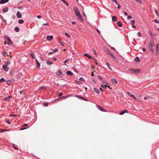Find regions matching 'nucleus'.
<instances>
[{
  "label": "nucleus",
  "instance_id": "nucleus-1",
  "mask_svg": "<svg viewBox=\"0 0 159 159\" xmlns=\"http://www.w3.org/2000/svg\"><path fill=\"white\" fill-rule=\"evenodd\" d=\"M74 11L75 14L76 16H77L79 14H80V12L77 7H75L74 8Z\"/></svg>",
  "mask_w": 159,
  "mask_h": 159
},
{
  "label": "nucleus",
  "instance_id": "nucleus-2",
  "mask_svg": "<svg viewBox=\"0 0 159 159\" xmlns=\"http://www.w3.org/2000/svg\"><path fill=\"white\" fill-rule=\"evenodd\" d=\"M141 71V70L139 69H134L131 70V71L133 73H139Z\"/></svg>",
  "mask_w": 159,
  "mask_h": 159
},
{
  "label": "nucleus",
  "instance_id": "nucleus-3",
  "mask_svg": "<svg viewBox=\"0 0 159 159\" xmlns=\"http://www.w3.org/2000/svg\"><path fill=\"white\" fill-rule=\"evenodd\" d=\"M14 82V80L13 79H11L7 81V83L8 84L10 85L12 84Z\"/></svg>",
  "mask_w": 159,
  "mask_h": 159
},
{
  "label": "nucleus",
  "instance_id": "nucleus-4",
  "mask_svg": "<svg viewBox=\"0 0 159 159\" xmlns=\"http://www.w3.org/2000/svg\"><path fill=\"white\" fill-rule=\"evenodd\" d=\"M3 69L6 71H7L8 70L9 68L7 65H4L2 67Z\"/></svg>",
  "mask_w": 159,
  "mask_h": 159
},
{
  "label": "nucleus",
  "instance_id": "nucleus-5",
  "mask_svg": "<svg viewBox=\"0 0 159 159\" xmlns=\"http://www.w3.org/2000/svg\"><path fill=\"white\" fill-rule=\"evenodd\" d=\"M7 41L8 42V43H7V44L8 45H10L12 44L13 43L11 41V40L9 37H7Z\"/></svg>",
  "mask_w": 159,
  "mask_h": 159
},
{
  "label": "nucleus",
  "instance_id": "nucleus-6",
  "mask_svg": "<svg viewBox=\"0 0 159 159\" xmlns=\"http://www.w3.org/2000/svg\"><path fill=\"white\" fill-rule=\"evenodd\" d=\"M77 16V18L79 20H80L81 21H82L84 20L82 18V17L80 14H79V15H78V16Z\"/></svg>",
  "mask_w": 159,
  "mask_h": 159
},
{
  "label": "nucleus",
  "instance_id": "nucleus-7",
  "mask_svg": "<svg viewBox=\"0 0 159 159\" xmlns=\"http://www.w3.org/2000/svg\"><path fill=\"white\" fill-rule=\"evenodd\" d=\"M127 94H128V95L131 97H132L134 99L136 100V98L130 92H127Z\"/></svg>",
  "mask_w": 159,
  "mask_h": 159
},
{
  "label": "nucleus",
  "instance_id": "nucleus-8",
  "mask_svg": "<svg viewBox=\"0 0 159 159\" xmlns=\"http://www.w3.org/2000/svg\"><path fill=\"white\" fill-rule=\"evenodd\" d=\"M9 1L8 0H1L0 1V4H3Z\"/></svg>",
  "mask_w": 159,
  "mask_h": 159
},
{
  "label": "nucleus",
  "instance_id": "nucleus-9",
  "mask_svg": "<svg viewBox=\"0 0 159 159\" xmlns=\"http://www.w3.org/2000/svg\"><path fill=\"white\" fill-rule=\"evenodd\" d=\"M16 15L17 17L19 18H21L22 16V15L19 12H18L17 13Z\"/></svg>",
  "mask_w": 159,
  "mask_h": 159
},
{
  "label": "nucleus",
  "instance_id": "nucleus-10",
  "mask_svg": "<svg viewBox=\"0 0 159 159\" xmlns=\"http://www.w3.org/2000/svg\"><path fill=\"white\" fill-rule=\"evenodd\" d=\"M112 20L114 22H115L117 21V18L115 16H113L112 17Z\"/></svg>",
  "mask_w": 159,
  "mask_h": 159
},
{
  "label": "nucleus",
  "instance_id": "nucleus-11",
  "mask_svg": "<svg viewBox=\"0 0 159 159\" xmlns=\"http://www.w3.org/2000/svg\"><path fill=\"white\" fill-rule=\"evenodd\" d=\"M53 38V37L52 36H47V39L48 40H51Z\"/></svg>",
  "mask_w": 159,
  "mask_h": 159
},
{
  "label": "nucleus",
  "instance_id": "nucleus-12",
  "mask_svg": "<svg viewBox=\"0 0 159 159\" xmlns=\"http://www.w3.org/2000/svg\"><path fill=\"white\" fill-rule=\"evenodd\" d=\"M28 125V124H24L22 126V127H23V126H24H24H27ZM26 129V128L22 127L20 129V130H22L25 129Z\"/></svg>",
  "mask_w": 159,
  "mask_h": 159
},
{
  "label": "nucleus",
  "instance_id": "nucleus-13",
  "mask_svg": "<svg viewBox=\"0 0 159 159\" xmlns=\"http://www.w3.org/2000/svg\"><path fill=\"white\" fill-rule=\"evenodd\" d=\"M111 82L113 84H117V82L115 79L113 78L111 79Z\"/></svg>",
  "mask_w": 159,
  "mask_h": 159
},
{
  "label": "nucleus",
  "instance_id": "nucleus-14",
  "mask_svg": "<svg viewBox=\"0 0 159 159\" xmlns=\"http://www.w3.org/2000/svg\"><path fill=\"white\" fill-rule=\"evenodd\" d=\"M66 74L69 75H70V76H72L73 75V73L70 71H68L66 72Z\"/></svg>",
  "mask_w": 159,
  "mask_h": 159
},
{
  "label": "nucleus",
  "instance_id": "nucleus-15",
  "mask_svg": "<svg viewBox=\"0 0 159 159\" xmlns=\"http://www.w3.org/2000/svg\"><path fill=\"white\" fill-rule=\"evenodd\" d=\"M156 51V52L157 53H158L159 52V44H157V45Z\"/></svg>",
  "mask_w": 159,
  "mask_h": 159
},
{
  "label": "nucleus",
  "instance_id": "nucleus-16",
  "mask_svg": "<svg viewBox=\"0 0 159 159\" xmlns=\"http://www.w3.org/2000/svg\"><path fill=\"white\" fill-rule=\"evenodd\" d=\"M56 74L57 75H62L61 71L59 70L57 71Z\"/></svg>",
  "mask_w": 159,
  "mask_h": 159
},
{
  "label": "nucleus",
  "instance_id": "nucleus-17",
  "mask_svg": "<svg viewBox=\"0 0 159 159\" xmlns=\"http://www.w3.org/2000/svg\"><path fill=\"white\" fill-rule=\"evenodd\" d=\"M35 60L37 63L36 67L37 68H39L40 66V64L36 59Z\"/></svg>",
  "mask_w": 159,
  "mask_h": 159
},
{
  "label": "nucleus",
  "instance_id": "nucleus-18",
  "mask_svg": "<svg viewBox=\"0 0 159 159\" xmlns=\"http://www.w3.org/2000/svg\"><path fill=\"white\" fill-rule=\"evenodd\" d=\"M46 63L48 65H51L52 64V62L50 61L49 60H47Z\"/></svg>",
  "mask_w": 159,
  "mask_h": 159
},
{
  "label": "nucleus",
  "instance_id": "nucleus-19",
  "mask_svg": "<svg viewBox=\"0 0 159 159\" xmlns=\"http://www.w3.org/2000/svg\"><path fill=\"white\" fill-rule=\"evenodd\" d=\"M118 25L120 27H121L122 26V24L120 21H118L117 22Z\"/></svg>",
  "mask_w": 159,
  "mask_h": 159
},
{
  "label": "nucleus",
  "instance_id": "nucleus-20",
  "mask_svg": "<svg viewBox=\"0 0 159 159\" xmlns=\"http://www.w3.org/2000/svg\"><path fill=\"white\" fill-rule=\"evenodd\" d=\"M84 56L87 57H88V58H89V59H91L92 57L91 56L88 55L86 53L84 54Z\"/></svg>",
  "mask_w": 159,
  "mask_h": 159
},
{
  "label": "nucleus",
  "instance_id": "nucleus-21",
  "mask_svg": "<svg viewBox=\"0 0 159 159\" xmlns=\"http://www.w3.org/2000/svg\"><path fill=\"white\" fill-rule=\"evenodd\" d=\"M78 98H80L81 99H83V100H85L86 101H87V100L86 99L82 97H81V96H76Z\"/></svg>",
  "mask_w": 159,
  "mask_h": 159
},
{
  "label": "nucleus",
  "instance_id": "nucleus-22",
  "mask_svg": "<svg viewBox=\"0 0 159 159\" xmlns=\"http://www.w3.org/2000/svg\"><path fill=\"white\" fill-rule=\"evenodd\" d=\"M8 10V8L7 7H5L3 9V11L4 12H6Z\"/></svg>",
  "mask_w": 159,
  "mask_h": 159
},
{
  "label": "nucleus",
  "instance_id": "nucleus-23",
  "mask_svg": "<svg viewBox=\"0 0 159 159\" xmlns=\"http://www.w3.org/2000/svg\"><path fill=\"white\" fill-rule=\"evenodd\" d=\"M15 30L16 32H18L20 30L19 28L17 27H16L14 29Z\"/></svg>",
  "mask_w": 159,
  "mask_h": 159
},
{
  "label": "nucleus",
  "instance_id": "nucleus-24",
  "mask_svg": "<svg viewBox=\"0 0 159 159\" xmlns=\"http://www.w3.org/2000/svg\"><path fill=\"white\" fill-rule=\"evenodd\" d=\"M153 47V44L151 43H150L149 44L148 47L149 48H152Z\"/></svg>",
  "mask_w": 159,
  "mask_h": 159
},
{
  "label": "nucleus",
  "instance_id": "nucleus-25",
  "mask_svg": "<svg viewBox=\"0 0 159 159\" xmlns=\"http://www.w3.org/2000/svg\"><path fill=\"white\" fill-rule=\"evenodd\" d=\"M18 23L20 24H23L24 23V20L22 19L19 20H18Z\"/></svg>",
  "mask_w": 159,
  "mask_h": 159
},
{
  "label": "nucleus",
  "instance_id": "nucleus-26",
  "mask_svg": "<svg viewBox=\"0 0 159 159\" xmlns=\"http://www.w3.org/2000/svg\"><path fill=\"white\" fill-rule=\"evenodd\" d=\"M107 53L109 55H110L111 53L110 52L109 50L107 49L106 50Z\"/></svg>",
  "mask_w": 159,
  "mask_h": 159
},
{
  "label": "nucleus",
  "instance_id": "nucleus-27",
  "mask_svg": "<svg viewBox=\"0 0 159 159\" xmlns=\"http://www.w3.org/2000/svg\"><path fill=\"white\" fill-rule=\"evenodd\" d=\"M7 53V52L4 50V51L2 53V54L3 56H5Z\"/></svg>",
  "mask_w": 159,
  "mask_h": 159
},
{
  "label": "nucleus",
  "instance_id": "nucleus-28",
  "mask_svg": "<svg viewBox=\"0 0 159 159\" xmlns=\"http://www.w3.org/2000/svg\"><path fill=\"white\" fill-rule=\"evenodd\" d=\"M137 62H139L140 61L139 59V57H136L134 59Z\"/></svg>",
  "mask_w": 159,
  "mask_h": 159
},
{
  "label": "nucleus",
  "instance_id": "nucleus-29",
  "mask_svg": "<svg viewBox=\"0 0 159 159\" xmlns=\"http://www.w3.org/2000/svg\"><path fill=\"white\" fill-rule=\"evenodd\" d=\"M94 91H95V92L96 93H99V92L98 90V89H96L95 88L94 89Z\"/></svg>",
  "mask_w": 159,
  "mask_h": 159
},
{
  "label": "nucleus",
  "instance_id": "nucleus-30",
  "mask_svg": "<svg viewBox=\"0 0 159 159\" xmlns=\"http://www.w3.org/2000/svg\"><path fill=\"white\" fill-rule=\"evenodd\" d=\"M101 86L102 87L105 89H106V87H107V85L101 84Z\"/></svg>",
  "mask_w": 159,
  "mask_h": 159
},
{
  "label": "nucleus",
  "instance_id": "nucleus-31",
  "mask_svg": "<svg viewBox=\"0 0 159 159\" xmlns=\"http://www.w3.org/2000/svg\"><path fill=\"white\" fill-rule=\"evenodd\" d=\"M110 55L111 56V57L113 58L114 59H116V58L113 54L112 53Z\"/></svg>",
  "mask_w": 159,
  "mask_h": 159
},
{
  "label": "nucleus",
  "instance_id": "nucleus-32",
  "mask_svg": "<svg viewBox=\"0 0 159 159\" xmlns=\"http://www.w3.org/2000/svg\"><path fill=\"white\" fill-rule=\"evenodd\" d=\"M70 60V59H67L64 62H63V63L65 65H66V63L68 61H69Z\"/></svg>",
  "mask_w": 159,
  "mask_h": 159
},
{
  "label": "nucleus",
  "instance_id": "nucleus-33",
  "mask_svg": "<svg viewBox=\"0 0 159 159\" xmlns=\"http://www.w3.org/2000/svg\"><path fill=\"white\" fill-rule=\"evenodd\" d=\"M6 81V80L5 79H4L3 78H2L0 80V83H1L2 82H5Z\"/></svg>",
  "mask_w": 159,
  "mask_h": 159
},
{
  "label": "nucleus",
  "instance_id": "nucleus-34",
  "mask_svg": "<svg viewBox=\"0 0 159 159\" xmlns=\"http://www.w3.org/2000/svg\"><path fill=\"white\" fill-rule=\"evenodd\" d=\"M65 35L68 38H70V35L69 34L67 33H65Z\"/></svg>",
  "mask_w": 159,
  "mask_h": 159
},
{
  "label": "nucleus",
  "instance_id": "nucleus-35",
  "mask_svg": "<svg viewBox=\"0 0 159 159\" xmlns=\"http://www.w3.org/2000/svg\"><path fill=\"white\" fill-rule=\"evenodd\" d=\"M30 55L33 59L35 57L34 56V53L33 52H31L30 54Z\"/></svg>",
  "mask_w": 159,
  "mask_h": 159
},
{
  "label": "nucleus",
  "instance_id": "nucleus-36",
  "mask_svg": "<svg viewBox=\"0 0 159 159\" xmlns=\"http://www.w3.org/2000/svg\"><path fill=\"white\" fill-rule=\"evenodd\" d=\"M149 50L152 53H153L154 52V50L152 48H149Z\"/></svg>",
  "mask_w": 159,
  "mask_h": 159
},
{
  "label": "nucleus",
  "instance_id": "nucleus-37",
  "mask_svg": "<svg viewBox=\"0 0 159 159\" xmlns=\"http://www.w3.org/2000/svg\"><path fill=\"white\" fill-rule=\"evenodd\" d=\"M11 97L10 96H8L7 97L5 98V100L7 101H8L10 99Z\"/></svg>",
  "mask_w": 159,
  "mask_h": 159
},
{
  "label": "nucleus",
  "instance_id": "nucleus-38",
  "mask_svg": "<svg viewBox=\"0 0 159 159\" xmlns=\"http://www.w3.org/2000/svg\"><path fill=\"white\" fill-rule=\"evenodd\" d=\"M135 21L134 20H132L131 21L130 24L132 25H133L135 23Z\"/></svg>",
  "mask_w": 159,
  "mask_h": 159
},
{
  "label": "nucleus",
  "instance_id": "nucleus-39",
  "mask_svg": "<svg viewBox=\"0 0 159 159\" xmlns=\"http://www.w3.org/2000/svg\"><path fill=\"white\" fill-rule=\"evenodd\" d=\"M13 147L16 150H17L18 149L15 146V145L14 144L13 145Z\"/></svg>",
  "mask_w": 159,
  "mask_h": 159
},
{
  "label": "nucleus",
  "instance_id": "nucleus-40",
  "mask_svg": "<svg viewBox=\"0 0 159 159\" xmlns=\"http://www.w3.org/2000/svg\"><path fill=\"white\" fill-rule=\"evenodd\" d=\"M5 121L7 122V123L8 124H11V122H10V121L9 120H5Z\"/></svg>",
  "mask_w": 159,
  "mask_h": 159
},
{
  "label": "nucleus",
  "instance_id": "nucleus-41",
  "mask_svg": "<svg viewBox=\"0 0 159 159\" xmlns=\"http://www.w3.org/2000/svg\"><path fill=\"white\" fill-rule=\"evenodd\" d=\"M124 114V111H121L120 113L119 114L120 115H122Z\"/></svg>",
  "mask_w": 159,
  "mask_h": 159
},
{
  "label": "nucleus",
  "instance_id": "nucleus-42",
  "mask_svg": "<svg viewBox=\"0 0 159 159\" xmlns=\"http://www.w3.org/2000/svg\"><path fill=\"white\" fill-rule=\"evenodd\" d=\"M106 64H107V66L110 69H111V68H110V66H109V64L107 62H106Z\"/></svg>",
  "mask_w": 159,
  "mask_h": 159
},
{
  "label": "nucleus",
  "instance_id": "nucleus-43",
  "mask_svg": "<svg viewBox=\"0 0 159 159\" xmlns=\"http://www.w3.org/2000/svg\"><path fill=\"white\" fill-rule=\"evenodd\" d=\"M154 21L156 23H159V20H154Z\"/></svg>",
  "mask_w": 159,
  "mask_h": 159
},
{
  "label": "nucleus",
  "instance_id": "nucleus-44",
  "mask_svg": "<svg viewBox=\"0 0 159 159\" xmlns=\"http://www.w3.org/2000/svg\"><path fill=\"white\" fill-rule=\"evenodd\" d=\"M97 77L98 78V79H102V77L100 76V75H98V76H97Z\"/></svg>",
  "mask_w": 159,
  "mask_h": 159
},
{
  "label": "nucleus",
  "instance_id": "nucleus-45",
  "mask_svg": "<svg viewBox=\"0 0 159 159\" xmlns=\"http://www.w3.org/2000/svg\"><path fill=\"white\" fill-rule=\"evenodd\" d=\"M6 65H7H7H10V62L9 61L7 62H6Z\"/></svg>",
  "mask_w": 159,
  "mask_h": 159
},
{
  "label": "nucleus",
  "instance_id": "nucleus-46",
  "mask_svg": "<svg viewBox=\"0 0 159 159\" xmlns=\"http://www.w3.org/2000/svg\"><path fill=\"white\" fill-rule=\"evenodd\" d=\"M44 106H47L48 105V103H44L43 104Z\"/></svg>",
  "mask_w": 159,
  "mask_h": 159
},
{
  "label": "nucleus",
  "instance_id": "nucleus-47",
  "mask_svg": "<svg viewBox=\"0 0 159 159\" xmlns=\"http://www.w3.org/2000/svg\"><path fill=\"white\" fill-rule=\"evenodd\" d=\"M58 51V50L57 48H55L54 50L53 51L54 52H57Z\"/></svg>",
  "mask_w": 159,
  "mask_h": 159
},
{
  "label": "nucleus",
  "instance_id": "nucleus-48",
  "mask_svg": "<svg viewBox=\"0 0 159 159\" xmlns=\"http://www.w3.org/2000/svg\"><path fill=\"white\" fill-rule=\"evenodd\" d=\"M79 80L81 81H84V79L82 78H80Z\"/></svg>",
  "mask_w": 159,
  "mask_h": 159
},
{
  "label": "nucleus",
  "instance_id": "nucleus-49",
  "mask_svg": "<svg viewBox=\"0 0 159 159\" xmlns=\"http://www.w3.org/2000/svg\"><path fill=\"white\" fill-rule=\"evenodd\" d=\"M127 18L128 19H130L131 18V16H127Z\"/></svg>",
  "mask_w": 159,
  "mask_h": 159
},
{
  "label": "nucleus",
  "instance_id": "nucleus-50",
  "mask_svg": "<svg viewBox=\"0 0 159 159\" xmlns=\"http://www.w3.org/2000/svg\"><path fill=\"white\" fill-rule=\"evenodd\" d=\"M113 2H115V3L116 4H118V2L116 1V0H113Z\"/></svg>",
  "mask_w": 159,
  "mask_h": 159
},
{
  "label": "nucleus",
  "instance_id": "nucleus-51",
  "mask_svg": "<svg viewBox=\"0 0 159 159\" xmlns=\"http://www.w3.org/2000/svg\"><path fill=\"white\" fill-rule=\"evenodd\" d=\"M62 94H63V93H62V92H61V93H60L59 94V95H58V96H59V97H60V96H62Z\"/></svg>",
  "mask_w": 159,
  "mask_h": 159
},
{
  "label": "nucleus",
  "instance_id": "nucleus-52",
  "mask_svg": "<svg viewBox=\"0 0 159 159\" xmlns=\"http://www.w3.org/2000/svg\"><path fill=\"white\" fill-rule=\"evenodd\" d=\"M67 6H68V3L66 2V1L64 2Z\"/></svg>",
  "mask_w": 159,
  "mask_h": 159
},
{
  "label": "nucleus",
  "instance_id": "nucleus-53",
  "mask_svg": "<svg viewBox=\"0 0 159 159\" xmlns=\"http://www.w3.org/2000/svg\"><path fill=\"white\" fill-rule=\"evenodd\" d=\"M5 130L4 129H0V132H3Z\"/></svg>",
  "mask_w": 159,
  "mask_h": 159
},
{
  "label": "nucleus",
  "instance_id": "nucleus-54",
  "mask_svg": "<svg viewBox=\"0 0 159 159\" xmlns=\"http://www.w3.org/2000/svg\"><path fill=\"white\" fill-rule=\"evenodd\" d=\"M155 13H156V14L157 15V16H158V12L157 11V10L156 9L155 10Z\"/></svg>",
  "mask_w": 159,
  "mask_h": 159
},
{
  "label": "nucleus",
  "instance_id": "nucleus-55",
  "mask_svg": "<svg viewBox=\"0 0 159 159\" xmlns=\"http://www.w3.org/2000/svg\"><path fill=\"white\" fill-rule=\"evenodd\" d=\"M138 36H139L140 37L141 36V33L140 32H138Z\"/></svg>",
  "mask_w": 159,
  "mask_h": 159
},
{
  "label": "nucleus",
  "instance_id": "nucleus-56",
  "mask_svg": "<svg viewBox=\"0 0 159 159\" xmlns=\"http://www.w3.org/2000/svg\"><path fill=\"white\" fill-rule=\"evenodd\" d=\"M65 97H64V96H63L62 97H61L59 98H57V99H56V100H58L59 99H61V98H64Z\"/></svg>",
  "mask_w": 159,
  "mask_h": 159
},
{
  "label": "nucleus",
  "instance_id": "nucleus-57",
  "mask_svg": "<svg viewBox=\"0 0 159 159\" xmlns=\"http://www.w3.org/2000/svg\"><path fill=\"white\" fill-rule=\"evenodd\" d=\"M97 32L99 34H100V31H99V30L98 29H97Z\"/></svg>",
  "mask_w": 159,
  "mask_h": 159
},
{
  "label": "nucleus",
  "instance_id": "nucleus-58",
  "mask_svg": "<svg viewBox=\"0 0 159 159\" xmlns=\"http://www.w3.org/2000/svg\"><path fill=\"white\" fill-rule=\"evenodd\" d=\"M111 48L114 50H116V49L113 47H111Z\"/></svg>",
  "mask_w": 159,
  "mask_h": 159
},
{
  "label": "nucleus",
  "instance_id": "nucleus-59",
  "mask_svg": "<svg viewBox=\"0 0 159 159\" xmlns=\"http://www.w3.org/2000/svg\"><path fill=\"white\" fill-rule=\"evenodd\" d=\"M121 6L119 5H118L117 6V8L118 9H120V7Z\"/></svg>",
  "mask_w": 159,
  "mask_h": 159
},
{
  "label": "nucleus",
  "instance_id": "nucleus-60",
  "mask_svg": "<svg viewBox=\"0 0 159 159\" xmlns=\"http://www.w3.org/2000/svg\"><path fill=\"white\" fill-rule=\"evenodd\" d=\"M124 113H127L128 112V111L127 110H125L124 111Z\"/></svg>",
  "mask_w": 159,
  "mask_h": 159
},
{
  "label": "nucleus",
  "instance_id": "nucleus-61",
  "mask_svg": "<svg viewBox=\"0 0 159 159\" xmlns=\"http://www.w3.org/2000/svg\"><path fill=\"white\" fill-rule=\"evenodd\" d=\"M37 17L39 19H40L41 18V16H40L39 15L37 16Z\"/></svg>",
  "mask_w": 159,
  "mask_h": 159
},
{
  "label": "nucleus",
  "instance_id": "nucleus-62",
  "mask_svg": "<svg viewBox=\"0 0 159 159\" xmlns=\"http://www.w3.org/2000/svg\"><path fill=\"white\" fill-rule=\"evenodd\" d=\"M59 43L60 44H61V45H62L63 46V43H62V42H60L59 41Z\"/></svg>",
  "mask_w": 159,
  "mask_h": 159
},
{
  "label": "nucleus",
  "instance_id": "nucleus-63",
  "mask_svg": "<svg viewBox=\"0 0 159 159\" xmlns=\"http://www.w3.org/2000/svg\"><path fill=\"white\" fill-rule=\"evenodd\" d=\"M132 26L134 28H136L135 26L134 25H132Z\"/></svg>",
  "mask_w": 159,
  "mask_h": 159
},
{
  "label": "nucleus",
  "instance_id": "nucleus-64",
  "mask_svg": "<svg viewBox=\"0 0 159 159\" xmlns=\"http://www.w3.org/2000/svg\"><path fill=\"white\" fill-rule=\"evenodd\" d=\"M142 49L144 52H145L146 51V49L144 48H143Z\"/></svg>",
  "mask_w": 159,
  "mask_h": 159
}]
</instances>
